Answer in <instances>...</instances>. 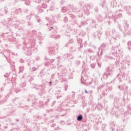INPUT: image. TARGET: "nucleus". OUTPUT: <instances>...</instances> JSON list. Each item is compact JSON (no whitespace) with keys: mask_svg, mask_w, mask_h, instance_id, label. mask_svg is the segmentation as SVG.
<instances>
[{"mask_svg":"<svg viewBox=\"0 0 131 131\" xmlns=\"http://www.w3.org/2000/svg\"><path fill=\"white\" fill-rule=\"evenodd\" d=\"M24 45H25V47H23V50L25 51V54L27 56H31V49H32V48L28 47L27 46H28V44L26 43V41L24 42Z\"/></svg>","mask_w":131,"mask_h":131,"instance_id":"obj_1","label":"nucleus"},{"mask_svg":"<svg viewBox=\"0 0 131 131\" xmlns=\"http://www.w3.org/2000/svg\"><path fill=\"white\" fill-rule=\"evenodd\" d=\"M128 27H129V25L127 24V23L125 22L124 23V26H122L121 25H119V28L121 31H123L125 32V31H126L127 29H128Z\"/></svg>","mask_w":131,"mask_h":131,"instance_id":"obj_2","label":"nucleus"},{"mask_svg":"<svg viewBox=\"0 0 131 131\" xmlns=\"http://www.w3.org/2000/svg\"><path fill=\"white\" fill-rule=\"evenodd\" d=\"M34 89H36V90H40L41 91V95H43L45 94V85H35L34 86Z\"/></svg>","mask_w":131,"mask_h":131,"instance_id":"obj_3","label":"nucleus"},{"mask_svg":"<svg viewBox=\"0 0 131 131\" xmlns=\"http://www.w3.org/2000/svg\"><path fill=\"white\" fill-rule=\"evenodd\" d=\"M56 33H57V31L55 30L54 32L51 34L50 37H51V38H55V39H59V38L61 37V36L60 35H56Z\"/></svg>","mask_w":131,"mask_h":131,"instance_id":"obj_4","label":"nucleus"},{"mask_svg":"<svg viewBox=\"0 0 131 131\" xmlns=\"http://www.w3.org/2000/svg\"><path fill=\"white\" fill-rule=\"evenodd\" d=\"M68 6L66 7H63L61 8V12L62 13H66L67 12L68 15H72L71 13L69 12L70 11V8H68Z\"/></svg>","mask_w":131,"mask_h":131,"instance_id":"obj_5","label":"nucleus"},{"mask_svg":"<svg viewBox=\"0 0 131 131\" xmlns=\"http://www.w3.org/2000/svg\"><path fill=\"white\" fill-rule=\"evenodd\" d=\"M83 9L85 14H87V15L90 14V12L89 11V9H90V4H85V6H83Z\"/></svg>","mask_w":131,"mask_h":131,"instance_id":"obj_6","label":"nucleus"},{"mask_svg":"<svg viewBox=\"0 0 131 131\" xmlns=\"http://www.w3.org/2000/svg\"><path fill=\"white\" fill-rule=\"evenodd\" d=\"M68 9H70V11L72 10L73 12H77V8L76 6H74L73 5H70L68 6Z\"/></svg>","mask_w":131,"mask_h":131,"instance_id":"obj_7","label":"nucleus"},{"mask_svg":"<svg viewBox=\"0 0 131 131\" xmlns=\"http://www.w3.org/2000/svg\"><path fill=\"white\" fill-rule=\"evenodd\" d=\"M112 33L114 37H115V38H117V37H118L119 35H118V33L116 32L115 31V30L113 29L112 30Z\"/></svg>","mask_w":131,"mask_h":131,"instance_id":"obj_8","label":"nucleus"},{"mask_svg":"<svg viewBox=\"0 0 131 131\" xmlns=\"http://www.w3.org/2000/svg\"><path fill=\"white\" fill-rule=\"evenodd\" d=\"M111 127H110V130L111 131H114V129H115V128H114V127L115 126V123L114 122H112L111 123Z\"/></svg>","mask_w":131,"mask_h":131,"instance_id":"obj_9","label":"nucleus"},{"mask_svg":"<svg viewBox=\"0 0 131 131\" xmlns=\"http://www.w3.org/2000/svg\"><path fill=\"white\" fill-rule=\"evenodd\" d=\"M116 14L118 16V17H121V16H122V11H121L120 10L119 11H117L116 12Z\"/></svg>","mask_w":131,"mask_h":131,"instance_id":"obj_10","label":"nucleus"},{"mask_svg":"<svg viewBox=\"0 0 131 131\" xmlns=\"http://www.w3.org/2000/svg\"><path fill=\"white\" fill-rule=\"evenodd\" d=\"M82 119H83V117L81 114H79L77 117V120L78 121H81Z\"/></svg>","mask_w":131,"mask_h":131,"instance_id":"obj_11","label":"nucleus"},{"mask_svg":"<svg viewBox=\"0 0 131 131\" xmlns=\"http://www.w3.org/2000/svg\"><path fill=\"white\" fill-rule=\"evenodd\" d=\"M9 94H8L6 97L3 100L0 101V103L1 104H4V103H5V102H7V99H8V98H9Z\"/></svg>","mask_w":131,"mask_h":131,"instance_id":"obj_12","label":"nucleus"},{"mask_svg":"<svg viewBox=\"0 0 131 131\" xmlns=\"http://www.w3.org/2000/svg\"><path fill=\"white\" fill-rule=\"evenodd\" d=\"M77 40L78 43L80 44V47L82 48V44H81V43L82 42V39L80 38H77Z\"/></svg>","mask_w":131,"mask_h":131,"instance_id":"obj_13","label":"nucleus"},{"mask_svg":"<svg viewBox=\"0 0 131 131\" xmlns=\"http://www.w3.org/2000/svg\"><path fill=\"white\" fill-rule=\"evenodd\" d=\"M105 5H106V1L103 0L100 6H101L102 8H105Z\"/></svg>","mask_w":131,"mask_h":131,"instance_id":"obj_14","label":"nucleus"},{"mask_svg":"<svg viewBox=\"0 0 131 131\" xmlns=\"http://www.w3.org/2000/svg\"><path fill=\"white\" fill-rule=\"evenodd\" d=\"M31 99L32 101H36V100H37V98H36V97L35 96V95L32 94L31 95Z\"/></svg>","mask_w":131,"mask_h":131,"instance_id":"obj_15","label":"nucleus"},{"mask_svg":"<svg viewBox=\"0 0 131 131\" xmlns=\"http://www.w3.org/2000/svg\"><path fill=\"white\" fill-rule=\"evenodd\" d=\"M127 111L128 114H130L131 113V105H129L127 106Z\"/></svg>","mask_w":131,"mask_h":131,"instance_id":"obj_16","label":"nucleus"},{"mask_svg":"<svg viewBox=\"0 0 131 131\" xmlns=\"http://www.w3.org/2000/svg\"><path fill=\"white\" fill-rule=\"evenodd\" d=\"M49 53H51V54H55V49L50 48L49 49Z\"/></svg>","mask_w":131,"mask_h":131,"instance_id":"obj_17","label":"nucleus"},{"mask_svg":"<svg viewBox=\"0 0 131 131\" xmlns=\"http://www.w3.org/2000/svg\"><path fill=\"white\" fill-rule=\"evenodd\" d=\"M73 42V39H70L69 42H68L65 45V47H68L70 43H72Z\"/></svg>","mask_w":131,"mask_h":131,"instance_id":"obj_18","label":"nucleus"},{"mask_svg":"<svg viewBox=\"0 0 131 131\" xmlns=\"http://www.w3.org/2000/svg\"><path fill=\"white\" fill-rule=\"evenodd\" d=\"M19 86L20 88H25L26 86V83L25 82H24L19 84Z\"/></svg>","mask_w":131,"mask_h":131,"instance_id":"obj_19","label":"nucleus"},{"mask_svg":"<svg viewBox=\"0 0 131 131\" xmlns=\"http://www.w3.org/2000/svg\"><path fill=\"white\" fill-rule=\"evenodd\" d=\"M19 73L23 72V71H24V67L23 66L19 67Z\"/></svg>","mask_w":131,"mask_h":131,"instance_id":"obj_20","label":"nucleus"},{"mask_svg":"<svg viewBox=\"0 0 131 131\" xmlns=\"http://www.w3.org/2000/svg\"><path fill=\"white\" fill-rule=\"evenodd\" d=\"M106 128V124H103L102 125V126L101 127V129L102 131H106V129H105Z\"/></svg>","mask_w":131,"mask_h":131,"instance_id":"obj_21","label":"nucleus"},{"mask_svg":"<svg viewBox=\"0 0 131 131\" xmlns=\"http://www.w3.org/2000/svg\"><path fill=\"white\" fill-rule=\"evenodd\" d=\"M79 35H80L81 36H84L85 35V32L81 31L80 32Z\"/></svg>","mask_w":131,"mask_h":131,"instance_id":"obj_22","label":"nucleus"},{"mask_svg":"<svg viewBox=\"0 0 131 131\" xmlns=\"http://www.w3.org/2000/svg\"><path fill=\"white\" fill-rule=\"evenodd\" d=\"M42 8H43V9H47L48 8V5L45 3L42 4Z\"/></svg>","mask_w":131,"mask_h":131,"instance_id":"obj_23","label":"nucleus"},{"mask_svg":"<svg viewBox=\"0 0 131 131\" xmlns=\"http://www.w3.org/2000/svg\"><path fill=\"white\" fill-rule=\"evenodd\" d=\"M127 45H128V49L129 51V50H130V47L131 46V41L128 42Z\"/></svg>","mask_w":131,"mask_h":131,"instance_id":"obj_24","label":"nucleus"},{"mask_svg":"<svg viewBox=\"0 0 131 131\" xmlns=\"http://www.w3.org/2000/svg\"><path fill=\"white\" fill-rule=\"evenodd\" d=\"M25 5H27V6H29V5H30V1H25Z\"/></svg>","mask_w":131,"mask_h":131,"instance_id":"obj_25","label":"nucleus"},{"mask_svg":"<svg viewBox=\"0 0 131 131\" xmlns=\"http://www.w3.org/2000/svg\"><path fill=\"white\" fill-rule=\"evenodd\" d=\"M53 112V109H49V110H47L46 112L47 113H51V112Z\"/></svg>","mask_w":131,"mask_h":131,"instance_id":"obj_26","label":"nucleus"},{"mask_svg":"<svg viewBox=\"0 0 131 131\" xmlns=\"http://www.w3.org/2000/svg\"><path fill=\"white\" fill-rule=\"evenodd\" d=\"M91 68L94 69L96 67V63L91 64Z\"/></svg>","mask_w":131,"mask_h":131,"instance_id":"obj_27","label":"nucleus"},{"mask_svg":"<svg viewBox=\"0 0 131 131\" xmlns=\"http://www.w3.org/2000/svg\"><path fill=\"white\" fill-rule=\"evenodd\" d=\"M63 3H65V0H61L59 3L60 6H63Z\"/></svg>","mask_w":131,"mask_h":131,"instance_id":"obj_28","label":"nucleus"},{"mask_svg":"<svg viewBox=\"0 0 131 131\" xmlns=\"http://www.w3.org/2000/svg\"><path fill=\"white\" fill-rule=\"evenodd\" d=\"M38 8L39 9L38 11L40 13H42V12H43V10L40 9V6H39Z\"/></svg>","mask_w":131,"mask_h":131,"instance_id":"obj_29","label":"nucleus"},{"mask_svg":"<svg viewBox=\"0 0 131 131\" xmlns=\"http://www.w3.org/2000/svg\"><path fill=\"white\" fill-rule=\"evenodd\" d=\"M39 104L42 106V108H43V102L42 101H40Z\"/></svg>","mask_w":131,"mask_h":131,"instance_id":"obj_30","label":"nucleus"},{"mask_svg":"<svg viewBox=\"0 0 131 131\" xmlns=\"http://www.w3.org/2000/svg\"><path fill=\"white\" fill-rule=\"evenodd\" d=\"M117 131H123V128L118 127V128H117Z\"/></svg>","mask_w":131,"mask_h":131,"instance_id":"obj_31","label":"nucleus"},{"mask_svg":"<svg viewBox=\"0 0 131 131\" xmlns=\"http://www.w3.org/2000/svg\"><path fill=\"white\" fill-rule=\"evenodd\" d=\"M4 11L5 14H8V8L7 7H5Z\"/></svg>","mask_w":131,"mask_h":131,"instance_id":"obj_32","label":"nucleus"},{"mask_svg":"<svg viewBox=\"0 0 131 131\" xmlns=\"http://www.w3.org/2000/svg\"><path fill=\"white\" fill-rule=\"evenodd\" d=\"M32 80H33V77H30V79H29V82H31V81H32Z\"/></svg>","mask_w":131,"mask_h":131,"instance_id":"obj_33","label":"nucleus"},{"mask_svg":"<svg viewBox=\"0 0 131 131\" xmlns=\"http://www.w3.org/2000/svg\"><path fill=\"white\" fill-rule=\"evenodd\" d=\"M68 20V19L67 18V17H64L63 22H67Z\"/></svg>","mask_w":131,"mask_h":131,"instance_id":"obj_34","label":"nucleus"},{"mask_svg":"<svg viewBox=\"0 0 131 131\" xmlns=\"http://www.w3.org/2000/svg\"><path fill=\"white\" fill-rule=\"evenodd\" d=\"M73 93V94L72 95V99H73L75 96V93L73 92H72Z\"/></svg>","mask_w":131,"mask_h":131,"instance_id":"obj_35","label":"nucleus"},{"mask_svg":"<svg viewBox=\"0 0 131 131\" xmlns=\"http://www.w3.org/2000/svg\"><path fill=\"white\" fill-rule=\"evenodd\" d=\"M76 65H79L80 64V60H77L76 63Z\"/></svg>","mask_w":131,"mask_h":131,"instance_id":"obj_36","label":"nucleus"},{"mask_svg":"<svg viewBox=\"0 0 131 131\" xmlns=\"http://www.w3.org/2000/svg\"><path fill=\"white\" fill-rule=\"evenodd\" d=\"M17 12H20V13H22V9L19 8L18 10H16Z\"/></svg>","mask_w":131,"mask_h":131,"instance_id":"obj_37","label":"nucleus"},{"mask_svg":"<svg viewBox=\"0 0 131 131\" xmlns=\"http://www.w3.org/2000/svg\"><path fill=\"white\" fill-rule=\"evenodd\" d=\"M55 104H56V101H54L52 104H51L52 107H54Z\"/></svg>","mask_w":131,"mask_h":131,"instance_id":"obj_38","label":"nucleus"},{"mask_svg":"<svg viewBox=\"0 0 131 131\" xmlns=\"http://www.w3.org/2000/svg\"><path fill=\"white\" fill-rule=\"evenodd\" d=\"M105 35H106V36H109V35H110V33H109V32H106Z\"/></svg>","mask_w":131,"mask_h":131,"instance_id":"obj_39","label":"nucleus"},{"mask_svg":"<svg viewBox=\"0 0 131 131\" xmlns=\"http://www.w3.org/2000/svg\"><path fill=\"white\" fill-rule=\"evenodd\" d=\"M68 89V85H67L64 87V91L66 92V91H67Z\"/></svg>","mask_w":131,"mask_h":131,"instance_id":"obj_40","label":"nucleus"},{"mask_svg":"<svg viewBox=\"0 0 131 131\" xmlns=\"http://www.w3.org/2000/svg\"><path fill=\"white\" fill-rule=\"evenodd\" d=\"M60 123L62 125H64V124H65V122L64 121H61Z\"/></svg>","mask_w":131,"mask_h":131,"instance_id":"obj_41","label":"nucleus"},{"mask_svg":"<svg viewBox=\"0 0 131 131\" xmlns=\"http://www.w3.org/2000/svg\"><path fill=\"white\" fill-rule=\"evenodd\" d=\"M82 79H83V80H84V77L82 76L81 79V81L82 83H83V82H82Z\"/></svg>","mask_w":131,"mask_h":131,"instance_id":"obj_42","label":"nucleus"},{"mask_svg":"<svg viewBox=\"0 0 131 131\" xmlns=\"http://www.w3.org/2000/svg\"><path fill=\"white\" fill-rule=\"evenodd\" d=\"M32 70H33V71H36L37 69L35 67H33L32 68Z\"/></svg>","mask_w":131,"mask_h":131,"instance_id":"obj_43","label":"nucleus"},{"mask_svg":"<svg viewBox=\"0 0 131 131\" xmlns=\"http://www.w3.org/2000/svg\"><path fill=\"white\" fill-rule=\"evenodd\" d=\"M19 62L20 63H24V60H23V59H20Z\"/></svg>","mask_w":131,"mask_h":131,"instance_id":"obj_44","label":"nucleus"},{"mask_svg":"<svg viewBox=\"0 0 131 131\" xmlns=\"http://www.w3.org/2000/svg\"><path fill=\"white\" fill-rule=\"evenodd\" d=\"M30 17H32V16H34V13L31 12L30 14Z\"/></svg>","mask_w":131,"mask_h":131,"instance_id":"obj_45","label":"nucleus"},{"mask_svg":"<svg viewBox=\"0 0 131 131\" xmlns=\"http://www.w3.org/2000/svg\"><path fill=\"white\" fill-rule=\"evenodd\" d=\"M38 23H40L41 22V19L40 18H38L37 20Z\"/></svg>","mask_w":131,"mask_h":131,"instance_id":"obj_46","label":"nucleus"},{"mask_svg":"<svg viewBox=\"0 0 131 131\" xmlns=\"http://www.w3.org/2000/svg\"><path fill=\"white\" fill-rule=\"evenodd\" d=\"M39 59H40V57H39V56H37L36 58V61H38V60H39Z\"/></svg>","mask_w":131,"mask_h":131,"instance_id":"obj_47","label":"nucleus"},{"mask_svg":"<svg viewBox=\"0 0 131 131\" xmlns=\"http://www.w3.org/2000/svg\"><path fill=\"white\" fill-rule=\"evenodd\" d=\"M40 2H41V0H36V3H39Z\"/></svg>","mask_w":131,"mask_h":131,"instance_id":"obj_48","label":"nucleus"},{"mask_svg":"<svg viewBox=\"0 0 131 131\" xmlns=\"http://www.w3.org/2000/svg\"><path fill=\"white\" fill-rule=\"evenodd\" d=\"M49 86H52V81H50L49 82Z\"/></svg>","mask_w":131,"mask_h":131,"instance_id":"obj_49","label":"nucleus"},{"mask_svg":"<svg viewBox=\"0 0 131 131\" xmlns=\"http://www.w3.org/2000/svg\"><path fill=\"white\" fill-rule=\"evenodd\" d=\"M55 125H56V124H52L51 125V127H54L55 126Z\"/></svg>","mask_w":131,"mask_h":131,"instance_id":"obj_50","label":"nucleus"},{"mask_svg":"<svg viewBox=\"0 0 131 131\" xmlns=\"http://www.w3.org/2000/svg\"><path fill=\"white\" fill-rule=\"evenodd\" d=\"M105 91L106 93H104V95H107V94H108V92L107 91V89H105Z\"/></svg>","mask_w":131,"mask_h":131,"instance_id":"obj_51","label":"nucleus"},{"mask_svg":"<svg viewBox=\"0 0 131 131\" xmlns=\"http://www.w3.org/2000/svg\"><path fill=\"white\" fill-rule=\"evenodd\" d=\"M48 102H49V99H48V101H47L45 102V105H48Z\"/></svg>","mask_w":131,"mask_h":131,"instance_id":"obj_52","label":"nucleus"},{"mask_svg":"<svg viewBox=\"0 0 131 131\" xmlns=\"http://www.w3.org/2000/svg\"><path fill=\"white\" fill-rule=\"evenodd\" d=\"M95 12H98L99 11V10L98 9V8H96L95 9Z\"/></svg>","mask_w":131,"mask_h":131,"instance_id":"obj_53","label":"nucleus"},{"mask_svg":"<svg viewBox=\"0 0 131 131\" xmlns=\"http://www.w3.org/2000/svg\"><path fill=\"white\" fill-rule=\"evenodd\" d=\"M97 64H98V66H99V67H101V63H100V62L97 61Z\"/></svg>","mask_w":131,"mask_h":131,"instance_id":"obj_54","label":"nucleus"},{"mask_svg":"<svg viewBox=\"0 0 131 131\" xmlns=\"http://www.w3.org/2000/svg\"><path fill=\"white\" fill-rule=\"evenodd\" d=\"M50 123H53V122H54V120H51L50 121Z\"/></svg>","mask_w":131,"mask_h":131,"instance_id":"obj_55","label":"nucleus"},{"mask_svg":"<svg viewBox=\"0 0 131 131\" xmlns=\"http://www.w3.org/2000/svg\"><path fill=\"white\" fill-rule=\"evenodd\" d=\"M54 28L53 27H50L49 29L50 30V31H51V30H52V29H53Z\"/></svg>","mask_w":131,"mask_h":131,"instance_id":"obj_56","label":"nucleus"},{"mask_svg":"<svg viewBox=\"0 0 131 131\" xmlns=\"http://www.w3.org/2000/svg\"><path fill=\"white\" fill-rule=\"evenodd\" d=\"M54 61H55V59H51L50 60V62H51V63H53V62H54Z\"/></svg>","mask_w":131,"mask_h":131,"instance_id":"obj_57","label":"nucleus"},{"mask_svg":"<svg viewBox=\"0 0 131 131\" xmlns=\"http://www.w3.org/2000/svg\"><path fill=\"white\" fill-rule=\"evenodd\" d=\"M106 77H109V76H110V74L108 73V74H106Z\"/></svg>","mask_w":131,"mask_h":131,"instance_id":"obj_58","label":"nucleus"},{"mask_svg":"<svg viewBox=\"0 0 131 131\" xmlns=\"http://www.w3.org/2000/svg\"><path fill=\"white\" fill-rule=\"evenodd\" d=\"M85 93V94H88L89 93V92H88V91H86V90H84Z\"/></svg>","mask_w":131,"mask_h":131,"instance_id":"obj_59","label":"nucleus"},{"mask_svg":"<svg viewBox=\"0 0 131 131\" xmlns=\"http://www.w3.org/2000/svg\"><path fill=\"white\" fill-rule=\"evenodd\" d=\"M50 2V0H45V3H49Z\"/></svg>","mask_w":131,"mask_h":131,"instance_id":"obj_60","label":"nucleus"},{"mask_svg":"<svg viewBox=\"0 0 131 131\" xmlns=\"http://www.w3.org/2000/svg\"><path fill=\"white\" fill-rule=\"evenodd\" d=\"M1 92H3V91H4V88H2L1 89Z\"/></svg>","mask_w":131,"mask_h":131,"instance_id":"obj_61","label":"nucleus"},{"mask_svg":"<svg viewBox=\"0 0 131 131\" xmlns=\"http://www.w3.org/2000/svg\"><path fill=\"white\" fill-rule=\"evenodd\" d=\"M108 90H109L110 91H111V90H112V87H109V88H108Z\"/></svg>","mask_w":131,"mask_h":131,"instance_id":"obj_62","label":"nucleus"},{"mask_svg":"<svg viewBox=\"0 0 131 131\" xmlns=\"http://www.w3.org/2000/svg\"><path fill=\"white\" fill-rule=\"evenodd\" d=\"M54 76H55V75L52 74V75H51V78H53Z\"/></svg>","mask_w":131,"mask_h":131,"instance_id":"obj_63","label":"nucleus"},{"mask_svg":"<svg viewBox=\"0 0 131 131\" xmlns=\"http://www.w3.org/2000/svg\"><path fill=\"white\" fill-rule=\"evenodd\" d=\"M44 131H47V128H44Z\"/></svg>","mask_w":131,"mask_h":131,"instance_id":"obj_64","label":"nucleus"}]
</instances>
